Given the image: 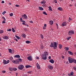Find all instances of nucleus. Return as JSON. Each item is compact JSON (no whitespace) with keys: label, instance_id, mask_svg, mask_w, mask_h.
I'll use <instances>...</instances> for the list:
<instances>
[{"label":"nucleus","instance_id":"obj_63","mask_svg":"<svg viewBox=\"0 0 76 76\" xmlns=\"http://www.w3.org/2000/svg\"><path fill=\"white\" fill-rule=\"evenodd\" d=\"M36 58L37 59V60H39V57H37Z\"/></svg>","mask_w":76,"mask_h":76},{"label":"nucleus","instance_id":"obj_48","mask_svg":"<svg viewBox=\"0 0 76 76\" xmlns=\"http://www.w3.org/2000/svg\"><path fill=\"white\" fill-rule=\"evenodd\" d=\"M41 47L42 49L43 48H44V47L43 46V45H41Z\"/></svg>","mask_w":76,"mask_h":76},{"label":"nucleus","instance_id":"obj_57","mask_svg":"<svg viewBox=\"0 0 76 76\" xmlns=\"http://www.w3.org/2000/svg\"><path fill=\"white\" fill-rule=\"evenodd\" d=\"M1 3H4V1H2Z\"/></svg>","mask_w":76,"mask_h":76},{"label":"nucleus","instance_id":"obj_56","mask_svg":"<svg viewBox=\"0 0 76 76\" xmlns=\"http://www.w3.org/2000/svg\"><path fill=\"white\" fill-rule=\"evenodd\" d=\"M22 24L23 25H26V24H25V23H23Z\"/></svg>","mask_w":76,"mask_h":76},{"label":"nucleus","instance_id":"obj_6","mask_svg":"<svg viewBox=\"0 0 76 76\" xmlns=\"http://www.w3.org/2000/svg\"><path fill=\"white\" fill-rule=\"evenodd\" d=\"M12 63H15V64H18L19 63V60H13L12 61Z\"/></svg>","mask_w":76,"mask_h":76},{"label":"nucleus","instance_id":"obj_4","mask_svg":"<svg viewBox=\"0 0 76 76\" xmlns=\"http://www.w3.org/2000/svg\"><path fill=\"white\" fill-rule=\"evenodd\" d=\"M68 61L69 63H72L73 62V59L70 57H68Z\"/></svg>","mask_w":76,"mask_h":76},{"label":"nucleus","instance_id":"obj_18","mask_svg":"<svg viewBox=\"0 0 76 76\" xmlns=\"http://www.w3.org/2000/svg\"><path fill=\"white\" fill-rule=\"evenodd\" d=\"M50 24V25H52L53 24V21L50 20L49 22Z\"/></svg>","mask_w":76,"mask_h":76},{"label":"nucleus","instance_id":"obj_41","mask_svg":"<svg viewBox=\"0 0 76 76\" xmlns=\"http://www.w3.org/2000/svg\"><path fill=\"white\" fill-rule=\"evenodd\" d=\"M9 53H12V50L10 49H9Z\"/></svg>","mask_w":76,"mask_h":76},{"label":"nucleus","instance_id":"obj_53","mask_svg":"<svg viewBox=\"0 0 76 76\" xmlns=\"http://www.w3.org/2000/svg\"><path fill=\"white\" fill-rule=\"evenodd\" d=\"M29 22L31 23H33V21H29Z\"/></svg>","mask_w":76,"mask_h":76},{"label":"nucleus","instance_id":"obj_14","mask_svg":"<svg viewBox=\"0 0 76 76\" xmlns=\"http://www.w3.org/2000/svg\"><path fill=\"white\" fill-rule=\"evenodd\" d=\"M14 57H15V58H19L20 57V56L19 55H15L14 56Z\"/></svg>","mask_w":76,"mask_h":76},{"label":"nucleus","instance_id":"obj_3","mask_svg":"<svg viewBox=\"0 0 76 76\" xmlns=\"http://www.w3.org/2000/svg\"><path fill=\"white\" fill-rule=\"evenodd\" d=\"M25 68V66L23 65H20L18 66V68L19 70H22Z\"/></svg>","mask_w":76,"mask_h":76},{"label":"nucleus","instance_id":"obj_29","mask_svg":"<svg viewBox=\"0 0 76 76\" xmlns=\"http://www.w3.org/2000/svg\"><path fill=\"white\" fill-rule=\"evenodd\" d=\"M50 11H53V10H52V8H51V7L50 6L48 7Z\"/></svg>","mask_w":76,"mask_h":76},{"label":"nucleus","instance_id":"obj_21","mask_svg":"<svg viewBox=\"0 0 76 76\" xmlns=\"http://www.w3.org/2000/svg\"><path fill=\"white\" fill-rule=\"evenodd\" d=\"M68 52L70 55H73V53L72 52L70 51H68Z\"/></svg>","mask_w":76,"mask_h":76},{"label":"nucleus","instance_id":"obj_46","mask_svg":"<svg viewBox=\"0 0 76 76\" xmlns=\"http://www.w3.org/2000/svg\"><path fill=\"white\" fill-rule=\"evenodd\" d=\"M2 23H6L5 21L3 20L2 22Z\"/></svg>","mask_w":76,"mask_h":76},{"label":"nucleus","instance_id":"obj_62","mask_svg":"<svg viewBox=\"0 0 76 76\" xmlns=\"http://www.w3.org/2000/svg\"><path fill=\"white\" fill-rule=\"evenodd\" d=\"M44 26L45 27V26H47V24H45Z\"/></svg>","mask_w":76,"mask_h":76},{"label":"nucleus","instance_id":"obj_16","mask_svg":"<svg viewBox=\"0 0 76 76\" xmlns=\"http://www.w3.org/2000/svg\"><path fill=\"white\" fill-rule=\"evenodd\" d=\"M30 67H32V66L30 65H26V69L29 68Z\"/></svg>","mask_w":76,"mask_h":76},{"label":"nucleus","instance_id":"obj_28","mask_svg":"<svg viewBox=\"0 0 76 76\" xmlns=\"http://www.w3.org/2000/svg\"><path fill=\"white\" fill-rule=\"evenodd\" d=\"M40 37L42 39H44V36L42 34H40Z\"/></svg>","mask_w":76,"mask_h":76},{"label":"nucleus","instance_id":"obj_33","mask_svg":"<svg viewBox=\"0 0 76 76\" xmlns=\"http://www.w3.org/2000/svg\"><path fill=\"white\" fill-rule=\"evenodd\" d=\"M17 70V69L16 68H13V70H14V71H16Z\"/></svg>","mask_w":76,"mask_h":76},{"label":"nucleus","instance_id":"obj_2","mask_svg":"<svg viewBox=\"0 0 76 76\" xmlns=\"http://www.w3.org/2000/svg\"><path fill=\"white\" fill-rule=\"evenodd\" d=\"M48 52L45 51L44 52V54L42 55V58L43 60H47V56H48Z\"/></svg>","mask_w":76,"mask_h":76},{"label":"nucleus","instance_id":"obj_19","mask_svg":"<svg viewBox=\"0 0 76 76\" xmlns=\"http://www.w3.org/2000/svg\"><path fill=\"white\" fill-rule=\"evenodd\" d=\"M9 69L10 72H13V68H11L10 67H9Z\"/></svg>","mask_w":76,"mask_h":76},{"label":"nucleus","instance_id":"obj_50","mask_svg":"<svg viewBox=\"0 0 76 76\" xmlns=\"http://www.w3.org/2000/svg\"><path fill=\"white\" fill-rule=\"evenodd\" d=\"M73 69L74 70H75L76 71V66H75L73 67Z\"/></svg>","mask_w":76,"mask_h":76},{"label":"nucleus","instance_id":"obj_45","mask_svg":"<svg viewBox=\"0 0 76 76\" xmlns=\"http://www.w3.org/2000/svg\"><path fill=\"white\" fill-rule=\"evenodd\" d=\"M70 38H71V37H70L67 38V40H69V39H70Z\"/></svg>","mask_w":76,"mask_h":76},{"label":"nucleus","instance_id":"obj_61","mask_svg":"<svg viewBox=\"0 0 76 76\" xmlns=\"http://www.w3.org/2000/svg\"><path fill=\"white\" fill-rule=\"evenodd\" d=\"M2 15H4V14H5V12H2Z\"/></svg>","mask_w":76,"mask_h":76},{"label":"nucleus","instance_id":"obj_20","mask_svg":"<svg viewBox=\"0 0 76 76\" xmlns=\"http://www.w3.org/2000/svg\"><path fill=\"white\" fill-rule=\"evenodd\" d=\"M42 6H43V7H47V6L46 4H44L42 5Z\"/></svg>","mask_w":76,"mask_h":76},{"label":"nucleus","instance_id":"obj_35","mask_svg":"<svg viewBox=\"0 0 76 76\" xmlns=\"http://www.w3.org/2000/svg\"><path fill=\"white\" fill-rule=\"evenodd\" d=\"M12 31L13 32H15V29L13 28H12Z\"/></svg>","mask_w":76,"mask_h":76},{"label":"nucleus","instance_id":"obj_44","mask_svg":"<svg viewBox=\"0 0 76 76\" xmlns=\"http://www.w3.org/2000/svg\"><path fill=\"white\" fill-rule=\"evenodd\" d=\"M54 1L55 3H57V0H54Z\"/></svg>","mask_w":76,"mask_h":76},{"label":"nucleus","instance_id":"obj_55","mask_svg":"<svg viewBox=\"0 0 76 76\" xmlns=\"http://www.w3.org/2000/svg\"><path fill=\"white\" fill-rule=\"evenodd\" d=\"M28 73L29 74H31V71L28 72Z\"/></svg>","mask_w":76,"mask_h":76},{"label":"nucleus","instance_id":"obj_24","mask_svg":"<svg viewBox=\"0 0 76 76\" xmlns=\"http://www.w3.org/2000/svg\"><path fill=\"white\" fill-rule=\"evenodd\" d=\"M26 44H30V43H31V42L29 41H26Z\"/></svg>","mask_w":76,"mask_h":76},{"label":"nucleus","instance_id":"obj_51","mask_svg":"<svg viewBox=\"0 0 76 76\" xmlns=\"http://www.w3.org/2000/svg\"><path fill=\"white\" fill-rule=\"evenodd\" d=\"M10 62V61L9 60H8L7 61V64H8V63H9Z\"/></svg>","mask_w":76,"mask_h":76},{"label":"nucleus","instance_id":"obj_58","mask_svg":"<svg viewBox=\"0 0 76 76\" xmlns=\"http://www.w3.org/2000/svg\"><path fill=\"white\" fill-rule=\"evenodd\" d=\"M14 40H15V41H18V40L17 39H15Z\"/></svg>","mask_w":76,"mask_h":76},{"label":"nucleus","instance_id":"obj_39","mask_svg":"<svg viewBox=\"0 0 76 76\" xmlns=\"http://www.w3.org/2000/svg\"><path fill=\"white\" fill-rule=\"evenodd\" d=\"M3 30H1L0 31V34H3Z\"/></svg>","mask_w":76,"mask_h":76},{"label":"nucleus","instance_id":"obj_9","mask_svg":"<svg viewBox=\"0 0 76 76\" xmlns=\"http://www.w3.org/2000/svg\"><path fill=\"white\" fill-rule=\"evenodd\" d=\"M27 59L28 60H29V61H32V57L31 56H28L27 57Z\"/></svg>","mask_w":76,"mask_h":76},{"label":"nucleus","instance_id":"obj_31","mask_svg":"<svg viewBox=\"0 0 76 76\" xmlns=\"http://www.w3.org/2000/svg\"><path fill=\"white\" fill-rule=\"evenodd\" d=\"M4 39H8V37L7 36H5L4 37Z\"/></svg>","mask_w":76,"mask_h":76},{"label":"nucleus","instance_id":"obj_54","mask_svg":"<svg viewBox=\"0 0 76 76\" xmlns=\"http://www.w3.org/2000/svg\"><path fill=\"white\" fill-rule=\"evenodd\" d=\"M43 29L44 30L45 29H46V28L45 27H43Z\"/></svg>","mask_w":76,"mask_h":76},{"label":"nucleus","instance_id":"obj_42","mask_svg":"<svg viewBox=\"0 0 76 76\" xmlns=\"http://www.w3.org/2000/svg\"><path fill=\"white\" fill-rule=\"evenodd\" d=\"M56 26L57 27V29H58V24H57V23H56Z\"/></svg>","mask_w":76,"mask_h":76},{"label":"nucleus","instance_id":"obj_23","mask_svg":"<svg viewBox=\"0 0 76 76\" xmlns=\"http://www.w3.org/2000/svg\"><path fill=\"white\" fill-rule=\"evenodd\" d=\"M39 8L40 10H44V9L42 7H39Z\"/></svg>","mask_w":76,"mask_h":76},{"label":"nucleus","instance_id":"obj_34","mask_svg":"<svg viewBox=\"0 0 76 76\" xmlns=\"http://www.w3.org/2000/svg\"><path fill=\"white\" fill-rule=\"evenodd\" d=\"M43 14H44V15H47V12H43Z\"/></svg>","mask_w":76,"mask_h":76},{"label":"nucleus","instance_id":"obj_26","mask_svg":"<svg viewBox=\"0 0 76 76\" xmlns=\"http://www.w3.org/2000/svg\"><path fill=\"white\" fill-rule=\"evenodd\" d=\"M58 47L60 49H61V48H62V45H59Z\"/></svg>","mask_w":76,"mask_h":76},{"label":"nucleus","instance_id":"obj_37","mask_svg":"<svg viewBox=\"0 0 76 76\" xmlns=\"http://www.w3.org/2000/svg\"><path fill=\"white\" fill-rule=\"evenodd\" d=\"M10 60H13V57H10Z\"/></svg>","mask_w":76,"mask_h":76},{"label":"nucleus","instance_id":"obj_22","mask_svg":"<svg viewBox=\"0 0 76 76\" xmlns=\"http://www.w3.org/2000/svg\"><path fill=\"white\" fill-rule=\"evenodd\" d=\"M73 72H71L70 73V74H68L69 76H73Z\"/></svg>","mask_w":76,"mask_h":76},{"label":"nucleus","instance_id":"obj_47","mask_svg":"<svg viewBox=\"0 0 76 76\" xmlns=\"http://www.w3.org/2000/svg\"><path fill=\"white\" fill-rule=\"evenodd\" d=\"M2 18L4 19V21H6V19L4 17H2Z\"/></svg>","mask_w":76,"mask_h":76},{"label":"nucleus","instance_id":"obj_1","mask_svg":"<svg viewBox=\"0 0 76 76\" xmlns=\"http://www.w3.org/2000/svg\"><path fill=\"white\" fill-rule=\"evenodd\" d=\"M57 44L56 42H54L53 43L51 42L50 46V47L53 48L54 50H56L57 48Z\"/></svg>","mask_w":76,"mask_h":76},{"label":"nucleus","instance_id":"obj_52","mask_svg":"<svg viewBox=\"0 0 76 76\" xmlns=\"http://www.w3.org/2000/svg\"><path fill=\"white\" fill-rule=\"evenodd\" d=\"M23 21V20L22 19V18H20V22H22Z\"/></svg>","mask_w":76,"mask_h":76},{"label":"nucleus","instance_id":"obj_27","mask_svg":"<svg viewBox=\"0 0 76 76\" xmlns=\"http://www.w3.org/2000/svg\"><path fill=\"white\" fill-rule=\"evenodd\" d=\"M15 37H16V38H17L18 39H20V37L17 36V35H15Z\"/></svg>","mask_w":76,"mask_h":76},{"label":"nucleus","instance_id":"obj_12","mask_svg":"<svg viewBox=\"0 0 76 76\" xmlns=\"http://www.w3.org/2000/svg\"><path fill=\"white\" fill-rule=\"evenodd\" d=\"M49 62H50L52 64H53L54 63V61L53 59H50L49 60Z\"/></svg>","mask_w":76,"mask_h":76},{"label":"nucleus","instance_id":"obj_8","mask_svg":"<svg viewBox=\"0 0 76 76\" xmlns=\"http://www.w3.org/2000/svg\"><path fill=\"white\" fill-rule=\"evenodd\" d=\"M48 67L50 70H53V67L50 65H48Z\"/></svg>","mask_w":76,"mask_h":76},{"label":"nucleus","instance_id":"obj_38","mask_svg":"<svg viewBox=\"0 0 76 76\" xmlns=\"http://www.w3.org/2000/svg\"><path fill=\"white\" fill-rule=\"evenodd\" d=\"M7 31H12V29L10 28V29H8L7 30Z\"/></svg>","mask_w":76,"mask_h":76},{"label":"nucleus","instance_id":"obj_5","mask_svg":"<svg viewBox=\"0 0 76 76\" xmlns=\"http://www.w3.org/2000/svg\"><path fill=\"white\" fill-rule=\"evenodd\" d=\"M75 34V31H70L68 32V34L69 35H72V34Z\"/></svg>","mask_w":76,"mask_h":76},{"label":"nucleus","instance_id":"obj_64","mask_svg":"<svg viewBox=\"0 0 76 76\" xmlns=\"http://www.w3.org/2000/svg\"><path fill=\"white\" fill-rule=\"evenodd\" d=\"M48 58H49V59H51V56H50L48 57Z\"/></svg>","mask_w":76,"mask_h":76},{"label":"nucleus","instance_id":"obj_10","mask_svg":"<svg viewBox=\"0 0 76 76\" xmlns=\"http://www.w3.org/2000/svg\"><path fill=\"white\" fill-rule=\"evenodd\" d=\"M67 24V23L66 22H64L61 25L62 26H64Z\"/></svg>","mask_w":76,"mask_h":76},{"label":"nucleus","instance_id":"obj_36","mask_svg":"<svg viewBox=\"0 0 76 76\" xmlns=\"http://www.w3.org/2000/svg\"><path fill=\"white\" fill-rule=\"evenodd\" d=\"M18 60L20 62H22V59L20 58H19Z\"/></svg>","mask_w":76,"mask_h":76},{"label":"nucleus","instance_id":"obj_40","mask_svg":"<svg viewBox=\"0 0 76 76\" xmlns=\"http://www.w3.org/2000/svg\"><path fill=\"white\" fill-rule=\"evenodd\" d=\"M15 6H16V7H20V5H19L16 4L15 5Z\"/></svg>","mask_w":76,"mask_h":76},{"label":"nucleus","instance_id":"obj_7","mask_svg":"<svg viewBox=\"0 0 76 76\" xmlns=\"http://www.w3.org/2000/svg\"><path fill=\"white\" fill-rule=\"evenodd\" d=\"M22 18L23 19H28V16L26 15V14H24L22 15Z\"/></svg>","mask_w":76,"mask_h":76},{"label":"nucleus","instance_id":"obj_11","mask_svg":"<svg viewBox=\"0 0 76 76\" xmlns=\"http://www.w3.org/2000/svg\"><path fill=\"white\" fill-rule=\"evenodd\" d=\"M36 66L38 69H40V66H39L38 63L36 64Z\"/></svg>","mask_w":76,"mask_h":76},{"label":"nucleus","instance_id":"obj_43","mask_svg":"<svg viewBox=\"0 0 76 76\" xmlns=\"http://www.w3.org/2000/svg\"><path fill=\"white\" fill-rule=\"evenodd\" d=\"M70 20H72V18L70 17L69 18V22H70Z\"/></svg>","mask_w":76,"mask_h":76},{"label":"nucleus","instance_id":"obj_15","mask_svg":"<svg viewBox=\"0 0 76 76\" xmlns=\"http://www.w3.org/2000/svg\"><path fill=\"white\" fill-rule=\"evenodd\" d=\"M46 3V1L45 0L42 1L41 2V4H45Z\"/></svg>","mask_w":76,"mask_h":76},{"label":"nucleus","instance_id":"obj_25","mask_svg":"<svg viewBox=\"0 0 76 76\" xmlns=\"http://www.w3.org/2000/svg\"><path fill=\"white\" fill-rule=\"evenodd\" d=\"M22 36L23 38H26V35L24 34H22Z\"/></svg>","mask_w":76,"mask_h":76},{"label":"nucleus","instance_id":"obj_60","mask_svg":"<svg viewBox=\"0 0 76 76\" xmlns=\"http://www.w3.org/2000/svg\"><path fill=\"white\" fill-rule=\"evenodd\" d=\"M24 30L25 31H27V29H26V28H25Z\"/></svg>","mask_w":76,"mask_h":76},{"label":"nucleus","instance_id":"obj_32","mask_svg":"<svg viewBox=\"0 0 76 76\" xmlns=\"http://www.w3.org/2000/svg\"><path fill=\"white\" fill-rule=\"evenodd\" d=\"M64 49H65L66 51H68V50H69V48L68 47H66V48H64Z\"/></svg>","mask_w":76,"mask_h":76},{"label":"nucleus","instance_id":"obj_59","mask_svg":"<svg viewBox=\"0 0 76 76\" xmlns=\"http://www.w3.org/2000/svg\"><path fill=\"white\" fill-rule=\"evenodd\" d=\"M2 72L3 73H6V71H2Z\"/></svg>","mask_w":76,"mask_h":76},{"label":"nucleus","instance_id":"obj_13","mask_svg":"<svg viewBox=\"0 0 76 76\" xmlns=\"http://www.w3.org/2000/svg\"><path fill=\"white\" fill-rule=\"evenodd\" d=\"M58 9L60 11H63V8L61 7H58Z\"/></svg>","mask_w":76,"mask_h":76},{"label":"nucleus","instance_id":"obj_49","mask_svg":"<svg viewBox=\"0 0 76 76\" xmlns=\"http://www.w3.org/2000/svg\"><path fill=\"white\" fill-rule=\"evenodd\" d=\"M10 16H13V14L12 13H11L10 14Z\"/></svg>","mask_w":76,"mask_h":76},{"label":"nucleus","instance_id":"obj_30","mask_svg":"<svg viewBox=\"0 0 76 76\" xmlns=\"http://www.w3.org/2000/svg\"><path fill=\"white\" fill-rule=\"evenodd\" d=\"M73 62L74 63H75V64H76V60L75 59H73Z\"/></svg>","mask_w":76,"mask_h":76},{"label":"nucleus","instance_id":"obj_17","mask_svg":"<svg viewBox=\"0 0 76 76\" xmlns=\"http://www.w3.org/2000/svg\"><path fill=\"white\" fill-rule=\"evenodd\" d=\"M3 64H7L6 60H3Z\"/></svg>","mask_w":76,"mask_h":76}]
</instances>
